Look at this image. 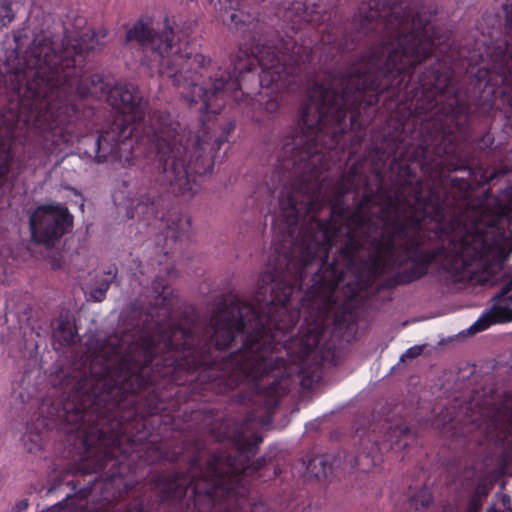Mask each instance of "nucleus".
I'll return each instance as SVG.
<instances>
[{"label": "nucleus", "instance_id": "1", "mask_svg": "<svg viewBox=\"0 0 512 512\" xmlns=\"http://www.w3.org/2000/svg\"><path fill=\"white\" fill-rule=\"evenodd\" d=\"M430 0L363 1L349 27L333 37L337 53L364 37L375 43L350 63L327 105L322 82V135L327 114L344 133L349 114L354 140L368 124L367 110L381 103L386 123L365 162L377 181L353 211L335 203L338 253L352 264L360 250L366 285L383 274L394 289L425 277L434 264L454 282L472 266L504 270L512 237V0L497 36L467 37L458 46L435 23Z\"/></svg>", "mask_w": 512, "mask_h": 512}, {"label": "nucleus", "instance_id": "2", "mask_svg": "<svg viewBox=\"0 0 512 512\" xmlns=\"http://www.w3.org/2000/svg\"><path fill=\"white\" fill-rule=\"evenodd\" d=\"M310 134L281 147L270 181L252 198L261 213L275 207L273 254L250 301L228 294L212 325L175 322L167 281L152 282L154 303H134L131 337H109L81 368L64 374L61 393L44 399L28 423L26 448H42L49 432L67 448H157L155 436L205 448L206 438L233 448L262 443L257 410L272 415L280 398L320 382V266L304 289L307 268L320 253V117Z\"/></svg>", "mask_w": 512, "mask_h": 512}, {"label": "nucleus", "instance_id": "3", "mask_svg": "<svg viewBox=\"0 0 512 512\" xmlns=\"http://www.w3.org/2000/svg\"><path fill=\"white\" fill-rule=\"evenodd\" d=\"M83 33L62 39L41 32L31 45L18 54L8 74L12 99L6 105L39 145V154L49 158L82 138L84 153L97 163L121 161L135 155L136 145L156 149L151 181L154 191L141 195L127 207V217L158 223L162 229L156 244L159 266L168 275L174 272L170 255L187 236L191 219L173 209L160 212L169 194L192 196L200 187L198 177L211 173L215 153L228 141L235 121L216 117L220 134L210 135L209 114L218 115L233 102L251 121L264 124L279 108L281 93H300L297 128L284 139L310 134L302 125V110L307 108L308 127L314 106L320 104V78L312 69V50L289 37L280 47L257 43L254 48H239L231 58L233 71L210 67V59L189 50L188 42L175 41L169 19L157 28L142 19L126 32L125 43L135 42L146 53L143 64L167 75L179 94L190 105L200 104L203 114L201 134L181 130L180 123L165 111H155L145 120L147 102L133 83L112 82L103 73L84 69L88 53L97 40Z\"/></svg>", "mask_w": 512, "mask_h": 512}, {"label": "nucleus", "instance_id": "4", "mask_svg": "<svg viewBox=\"0 0 512 512\" xmlns=\"http://www.w3.org/2000/svg\"><path fill=\"white\" fill-rule=\"evenodd\" d=\"M78 460L67 473L75 479L66 482L73 493L84 487H95L87 498L95 503L96 512H124L137 503L143 510H152V490L162 500L166 481L182 482L187 475V463L182 467L179 459L190 460L191 455H176L175 450H77Z\"/></svg>", "mask_w": 512, "mask_h": 512}, {"label": "nucleus", "instance_id": "5", "mask_svg": "<svg viewBox=\"0 0 512 512\" xmlns=\"http://www.w3.org/2000/svg\"><path fill=\"white\" fill-rule=\"evenodd\" d=\"M187 462V475L175 484L185 489L181 496L188 512H266L262 502L250 503L249 494L256 479H272L281 469L259 450H214L205 462L200 452Z\"/></svg>", "mask_w": 512, "mask_h": 512}, {"label": "nucleus", "instance_id": "6", "mask_svg": "<svg viewBox=\"0 0 512 512\" xmlns=\"http://www.w3.org/2000/svg\"><path fill=\"white\" fill-rule=\"evenodd\" d=\"M23 159L36 160L34 163L44 165L49 158L39 154V145L33 141L27 130L17 119V114L5 106L0 114V188L7 182L12 164L19 149Z\"/></svg>", "mask_w": 512, "mask_h": 512}, {"label": "nucleus", "instance_id": "7", "mask_svg": "<svg viewBox=\"0 0 512 512\" xmlns=\"http://www.w3.org/2000/svg\"><path fill=\"white\" fill-rule=\"evenodd\" d=\"M470 422L495 448H512V391L483 407L480 416Z\"/></svg>", "mask_w": 512, "mask_h": 512}, {"label": "nucleus", "instance_id": "8", "mask_svg": "<svg viewBox=\"0 0 512 512\" xmlns=\"http://www.w3.org/2000/svg\"><path fill=\"white\" fill-rule=\"evenodd\" d=\"M29 226L32 239L49 247L71 231L73 215L64 205H41L31 213Z\"/></svg>", "mask_w": 512, "mask_h": 512}, {"label": "nucleus", "instance_id": "9", "mask_svg": "<svg viewBox=\"0 0 512 512\" xmlns=\"http://www.w3.org/2000/svg\"><path fill=\"white\" fill-rule=\"evenodd\" d=\"M493 301L491 309L471 325L470 332L478 333L493 324L512 321V278L493 297Z\"/></svg>", "mask_w": 512, "mask_h": 512}, {"label": "nucleus", "instance_id": "10", "mask_svg": "<svg viewBox=\"0 0 512 512\" xmlns=\"http://www.w3.org/2000/svg\"><path fill=\"white\" fill-rule=\"evenodd\" d=\"M160 484H164L162 500L158 501L154 510H143L142 504L126 509L124 512H188L184 510L181 496L185 494V489L175 484V481H166V478H160Z\"/></svg>", "mask_w": 512, "mask_h": 512}, {"label": "nucleus", "instance_id": "11", "mask_svg": "<svg viewBox=\"0 0 512 512\" xmlns=\"http://www.w3.org/2000/svg\"><path fill=\"white\" fill-rule=\"evenodd\" d=\"M75 317L69 309H61L51 322L54 349L58 350L72 345L77 336Z\"/></svg>", "mask_w": 512, "mask_h": 512}, {"label": "nucleus", "instance_id": "12", "mask_svg": "<svg viewBox=\"0 0 512 512\" xmlns=\"http://www.w3.org/2000/svg\"><path fill=\"white\" fill-rule=\"evenodd\" d=\"M95 487H84L72 494H67L66 497L52 505L43 512H82L87 509V498L92 494Z\"/></svg>", "mask_w": 512, "mask_h": 512}, {"label": "nucleus", "instance_id": "13", "mask_svg": "<svg viewBox=\"0 0 512 512\" xmlns=\"http://www.w3.org/2000/svg\"><path fill=\"white\" fill-rule=\"evenodd\" d=\"M358 315L349 305L341 306L333 319L334 330L342 337L352 336L357 331Z\"/></svg>", "mask_w": 512, "mask_h": 512}, {"label": "nucleus", "instance_id": "14", "mask_svg": "<svg viewBox=\"0 0 512 512\" xmlns=\"http://www.w3.org/2000/svg\"><path fill=\"white\" fill-rule=\"evenodd\" d=\"M117 272L118 270L115 265L109 267V269L104 272L105 277L98 282L96 287L90 290L89 295L92 300L101 302L106 298V294L110 285L114 282Z\"/></svg>", "mask_w": 512, "mask_h": 512}, {"label": "nucleus", "instance_id": "15", "mask_svg": "<svg viewBox=\"0 0 512 512\" xmlns=\"http://www.w3.org/2000/svg\"><path fill=\"white\" fill-rule=\"evenodd\" d=\"M352 452H355V450H352ZM356 452V454H351L349 457L355 461L352 466L359 467L361 471H367L371 466V462L374 463L376 458H380V450H356Z\"/></svg>", "mask_w": 512, "mask_h": 512}, {"label": "nucleus", "instance_id": "16", "mask_svg": "<svg viewBox=\"0 0 512 512\" xmlns=\"http://www.w3.org/2000/svg\"><path fill=\"white\" fill-rule=\"evenodd\" d=\"M16 18L13 0H0V32L7 28Z\"/></svg>", "mask_w": 512, "mask_h": 512}, {"label": "nucleus", "instance_id": "17", "mask_svg": "<svg viewBox=\"0 0 512 512\" xmlns=\"http://www.w3.org/2000/svg\"><path fill=\"white\" fill-rule=\"evenodd\" d=\"M240 1L241 0H226V2H229V9L233 11L229 15V24H234L237 29L245 23V19H243L244 14L240 11Z\"/></svg>", "mask_w": 512, "mask_h": 512}, {"label": "nucleus", "instance_id": "18", "mask_svg": "<svg viewBox=\"0 0 512 512\" xmlns=\"http://www.w3.org/2000/svg\"><path fill=\"white\" fill-rule=\"evenodd\" d=\"M322 268H324L328 261V250L330 247L328 236V224L322 220Z\"/></svg>", "mask_w": 512, "mask_h": 512}, {"label": "nucleus", "instance_id": "19", "mask_svg": "<svg viewBox=\"0 0 512 512\" xmlns=\"http://www.w3.org/2000/svg\"><path fill=\"white\" fill-rule=\"evenodd\" d=\"M432 501L430 493L426 489H422L417 495L411 497V502L415 505L420 503L422 507L428 506Z\"/></svg>", "mask_w": 512, "mask_h": 512}, {"label": "nucleus", "instance_id": "20", "mask_svg": "<svg viewBox=\"0 0 512 512\" xmlns=\"http://www.w3.org/2000/svg\"><path fill=\"white\" fill-rule=\"evenodd\" d=\"M321 309H322V338H323L324 337V332H325V319H326V316H327V313H328V303H327V300L325 299L323 294H322V306H321Z\"/></svg>", "mask_w": 512, "mask_h": 512}, {"label": "nucleus", "instance_id": "21", "mask_svg": "<svg viewBox=\"0 0 512 512\" xmlns=\"http://www.w3.org/2000/svg\"><path fill=\"white\" fill-rule=\"evenodd\" d=\"M345 178L347 180H349L350 178H353V180L356 179V178H358V180H361V174H360V172L358 170V166L357 165H352V167L350 168V170H349L347 176H345Z\"/></svg>", "mask_w": 512, "mask_h": 512}, {"label": "nucleus", "instance_id": "22", "mask_svg": "<svg viewBox=\"0 0 512 512\" xmlns=\"http://www.w3.org/2000/svg\"><path fill=\"white\" fill-rule=\"evenodd\" d=\"M28 506H29L28 500L22 499L15 504L13 510H14V512H23L28 508Z\"/></svg>", "mask_w": 512, "mask_h": 512}, {"label": "nucleus", "instance_id": "23", "mask_svg": "<svg viewBox=\"0 0 512 512\" xmlns=\"http://www.w3.org/2000/svg\"><path fill=\"white\" fill-rule=\"evenodd\" d=\"M480 509L481 504L479 503V501L476 499H472L468 504L466 512H480Z\"/></svg>", "mask_w": 512, "mask_h": 512}, {"label": "nucleus", "instance_id": "24", "mask_svg": "<svg viewBox=\"0 0 512 512\" xmlns=\"http://www.w3.org/2000/svg\"><path fill=\"white\" fill-rule=\"evenodd\" d=\"M421 351H422V348H421V347H419V346H414V347L409 348V349L406 351L405 355H406V357H408V358H415V357H417V356L421 353Z\"/></svg>", "mask_w": 512, "mask_h": 512}, {"label": "nucleus", "instance_id": "25", "mask_svg": "<svg viewBox=\"0 0 512 512\" xmlns=\"http://www.w3.org/2000/svg\"><path fill=\"white\" fill-rule=\"evenodd\" d=\"M315 459H310L308 460L307 464H306V471L312 475H314L316 478L319 477V474L318 472H315L314 469H315Z\"/></svg>", "mask_w": 512, "mask_h": 512}, {"label": "nucleus", "instance_id": "26", "mask_svg": "<svg viewBox=\"0 0 512 512\" xmlns=\"http://www.w3.org/2000/svg\"><path fill=\"white\" fill-rule=\"evenodd\" d=\"M328 347L326 344H323L322 343V348H321V351H322V366L324 365V362L326 360V353L328 352Z\"/></svg>", "mask_w": 512, "mask_h": 512}, {"label": "nucleus", "instance_id": "27", "mask_svg": "<svg viewBox=\"0 0 512 512\" xmlns=\"http://www.w3.org/2000/svg\"><path fill=\"white\" fill-rule=\"evenodd\" d=\"M59 484H54L51 488H49L48 493H53L57 490Z\"/></svg>", "mask_w": 512, "mask_h": 512}, {"label": "nucleus", "instance_id": "28", "mask_svg": "<svg viewBox=\"0 0 512 512\" xmlns=\"http://www.w3.org/2000/svg\"><path fill=\"white\" fill-rule=\"evenodd\" d=\"M220 10H223V7H220ZM224 10H225V12H226L227 10H230V9H229V4H228V5H227V4H225V5H224Z\"/></svg>", "mask_w": 512, "mask_h": 512}, {"label": "nucleus", "instance_id": "29", "mask_svg": "<svg viewBox=\"0 0 512 512\" xmlns=\"http://www.w3.org/2000/svg\"><path fill=\"white\" fill-rule=\"evenodd\" d=\"M292 29L295 30V29H300V23H297V26L295 27L294 25L292 26Z\"/></svg>", "mask_w": 512, "mask_h": 512}, {"label": "nucleus", "instance_id": "30", "mask_svg": "<svg viewBox=\"0 0 512 512\" xmlns=\"http://www.w3.org/2000/svg\"><path fill=\"white\" fill-rule=\"evenodd\" d=\"M324 166H325V165H324V159L322 158V164H321V167H322V173H323V172H324V170H325V167H324Z\"/></svg>", "mask_w": 512, "mask_h": 512}, {"label": "nucleus", "instance_id": "31", "mask_svg": "<svg viewBox=\"0 0 512 512\" xmlns=\"http://www.w3.org/2000/svg\"><path fill=\"white\" fill-rule=\"evenodd\" d=\"M321 283H322V288H323V287H324V284H325V278H324V276H323V275H322Z\"/></svg>", "mask_w": 512, "mask_h": 512}, {"label": "nucleus", "instance_id": "32", "mask_svg": "<svg viewBox=\"0 0 512 512\" xmlns=\"http://www.w3.org/2000/svg\"><path fill=\"white\" fill-rule=\"evenodd\" d=\"M401 448L406 449V448H408V445L406 443H404Z\"/></svg>", "mask_w": 512, "mask_h": 512}, {"label": "nucleus", "instance_id": "33", "mask_svg": "<svg viewBox=\"0 0 512 512\" xmlns=\"http://www.w3.org/2000/svg\"><path fill=\"white\" fill-rule=\"evenodd\" d=\"M487 512H497V511L494 508H491Z\"/></svg>", "mask_w": 512, "mask_h": 512}, {"label": "nucleus", "instance_id": "34", "mask_svg": "<svg viewBox=\"0 0 512 512\" xmlns=\"http://www.w3.org/2000/svg\"><path fill=\"white\" fill-rule=\"evenodd\" d=\"M63 451H64V452H65V451H67L69 454H71V452H72L73 450L68 449V450H63Z\"/></svg>", "mask_w": 512, "mask_h": 512}, {"label": "nucleus", "instance_id": "35", "mask_svg": "<svg viewBox=\"0 0 512 512\" xmlns=\"http://www.w3.org/2000/svg\"><path fill=\"white\" fill-rule=\"evenodd\" d=\"M332 364H333V365H336V364H337V361H336L334 358H333Z\"/></svg>", "mask_w": 512, "mask_h": 512}, {"label": "nucleus", "instance_id": "36", "mask_svg": "<svg viewBox=\"0 0 512 512\" xmlns=\"http://www.w3.org/2000/svg\"><path fill=\"white\" fill-rule=\"evenodd\" d=\"M321 205L323 206L324 205V197L322 196V202H321Z\"/></svg>", "mask_w": 512, "mask_h": 512}]
</instances>
